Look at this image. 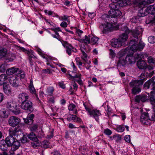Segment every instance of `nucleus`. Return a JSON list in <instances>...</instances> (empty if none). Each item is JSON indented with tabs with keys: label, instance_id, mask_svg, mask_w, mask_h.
<instances>
[{
	"label": "nucleus",
	"instance_id": "obj_1",
	"mask_svg": "<svg viewBox=\"0 0 155 155\" xmlns=\"http://www.w3.org/2000/svg\"><path fill=\"white\" fill-rule=\"evenodd\" d=\"M119 29L124 31V33H130L132 36L136 39H132L130 41L129 45L130 46V49L127 47L125 49V50H129V51H132L133 52L137 51H140L142 50L144 47V43L140 41L138 44H137V41L138 40V35L141 34L143 31V29L140 26H138L134 30L130 31L125 25H122L119 27Z\"/></svg>",
	"mask_w": 155,
	"mask_h": 155
},
{
	"label": "nucleus",
	"instance_id": "obj_2",
	"mask_svg": "<svg viewBox=\"0 0 155 155\" xmlns=\"http://www.w3.org/2000/svg\"><path fill=\"white\" fill-rule=\"evenodd\" d=\"M117 23L116 19H111L110 22H107L106 24L104 25L103 23L101 24L99 27L102 32L104 33L107 31H111L113 30H116L117 27L116 25Z\"/></svg>",
	"mask_w": 155,
	"mask_h": 155
},
{
	"label": "nucleus",
	"instance_id": "obj_3",
	"mask_svg": "<svg viewBox=\"0 0 155 155\" xmlns=\"http://www.w3.org/2000/svg\"><path fill=\"white\" fill-rule=\"evenodd\" d=\"M67 77L70 80L74 81L73 82L72 85L75 91L77 90L78 87L77 84L75 82V81L78 82L79 84H82V82L81 78V74H77L74 72H72V74L68 72V75Z\"/></svg>",
	"mask_w": 155,
	"mask_h": 155
},
{
	"label": "nucleus",
	"instance_id": "obj_4",
	"mask_svg": "<svg viewBox=\"0 0 155 155\" xmlns=\"http://www.w3.org/2000/svg\"><path fill=\"white\" fill-rule=\"evenodd\" d=\"M143 83V80H133L130 83V85L133 87L132 89V93L134 94H137L141 91L140 86Z\"/></svg>",
	"mask_w": 155,
	"mask_h": 155
},
{
	"label": "nucleus",
	"instance_id": "obj_5",
	"mask_svg": "<svg viewBox=\"0 0 155 155\" xmlns=\"http://www.w3.org/2000/svg\"><path fill=\"white\" fill-rule=\"evenodd\" d=\"M21 107L27 112H32L33 110L32 103L29 100L21 103Z\"/></svg>",
	"mask_w": 155,
	"mask_h": 155
},
{
	"label": "nucleus",
	"instance_id": "obj_6",
	"mask_svg": "<svg viewBox=\"0 0 155 155\" xmlns=\"http://www.w3.org/2000/svg\"><path fill=\"white\" fill-rule=\"evenodd\" d=\"M62 43L64 47L66 48V52L69 55H71L72 51L74 52H77L76 49L67 42L63 41Z\"/></svg>",
	"mask_w": 155,
	"mask_h": 155
},
{
	"label": "nucleus",
	"instance_id": "obj_7",
	"mask_svg": "<svg viewBox=\"0 0 155 155\" xmlns=\"http://www.w3.org/2000/svg\"><path fill=\"white\" fill-rule=\"evenodd\" d=\"M141 122L143 124L146 125H150L151 121V118L149 117V114L147 112H144L142 114L140 118Z\"/></svg>",
	"mask_w": 155,
	"mask_h": 155
},
{
	"label": "nucleus",
	"instance_id": "obj_8",
	"mask_svg": "<svg viewBox=\"0 0 155 155\" xmlns=\"http://www.w3.org/2000/svg\"><path fill=\"white\" fill-rule=\"evenodd\" d=\"M20 121V119L19 118L12 116L9 118L8 122L10 126L15 127L19 124Z\"/></svg>",
	"mask_w": 155,
	"mask_h": 155
},
{
	"label": "nucleus",
	"instance_id": "obj_9",
	"mask_svg": "<svg viewBox=\"0 0 155 155\" xmlns=\"http://www.w3.org/2000/svg\"><path fill=\"white\" fill-rule=\"evenodd\" d=\"M8 81L14 87H18L20 86L19 80L16 75H13L9 78Z\"/></svg>",
	"mask_w": 155,
	"mask_h": 155
},
{
	"label": "nucleus",
	"instance_id": "obj_10",
	"mask_svg": "<svg viewBox=\"0 0 155 155\" xmlns=\"http://www.w3.org/2000/svg\"><path fill=\"white\" fill-rule=\"evenodd\" d=\"M89 114L91 116L93 117L97 121L99 120L98 117L101 115L100 110L97 109L91 110Z\"/></svg>",
	"mask_w": 155,
	"mask_h": 155
},
{
	"label": "nucleus",
	"instance_id": "obj_11",
	"mask_svg": "<svg viewBox=\"0 0 155 155\" xmlns=\"http://www.w3.org/2000/svg\"><path fill=\"white\" fill-rule=\"evenodd\" d=\"M109 14L111 18H114L119 17L122 14L121 12L118 9L114 10H110L109 11Z\"/></svg>",
	"mask_w": 155,
	"mask_h": 155
},
{
	"label": "nucleus",
	"instance_id": "obj_12",
	"mask_svg": "<svg viewBox=\"0 0 155 155\" xmlns=\"http://www.w3.org/2000/svg\"><path fill=\"white\" fill-rule=\"evenodd\" d=\"M15 104L12 102H8L6 104V106L7 108H8L9 110L12 111L16 115L19 114L20 113L19 110H16L14 107Z\"/></svg>",
	"mask_w": 155,
	"mask_h": 155
},
{
	"label": "nucleus",
	"instance_id": "obj_13",
	"mask_svg": "<svg viewBox=\"0 0 155 155\" xmlns=\"http://www.w3.org/2000/svg\"><path fill=\"white\" fill-rule=\"evenodd\" d=\"M155 85V77H153L149 80L147 81L144 84V88L145 89H148L150 88V86H152Z\"/></svg>",
	"mask_w": 155,
	"mask_h": 155
},
{
	"label": "nucleus",
	"instance_id": "obj_14",
	"mask_svg": "<svg viewBox=\"0 0 155 155\" xmlns=\"http://www.w3.org/2000/svg\"><path fill=\"white\" fill-rule=\"evenodd\" d=\"M147 8L148 7L145 9L143 7L140 8L139 10L138 15L140 18L142 17L147 15L148 14H153L151 12H150L149 10H147Z\"/></svg>",
	"mask_w": 155,
	"mask_h": 155
},
{
	"label": "nucleus",
	"instance_id": "obj_15",
	"mask_svg": "<svg viewBox=\"0 0 155 155\" xmlns=\"http://www.w3.org/2000/svg\"><path fill=\"white\" fill-rule=\"evenodd\" d=\"M28 98L29 96L26 93H21L18 95V101L19 102L22 103L28 100Z\"/></svg>",
	"mask_w": 155,
	"mask_h": 155
},
{
	"label": "nucleus",
	"instance_id": "obj_16",
	"mask_svg": "<svg viewBox=\"0 0 155 155\" xmlns=\"http://www.w3.org/2000/svg\"><path fill=\"white\" fill-rule=\"evenodd\" d=\"M111 45L113 47L115 48L120 47L123 45L119 38H113L111 40Z\"/></svg>",
	"mask_w": 155,
	"mask_h": 155
},
{
	"label": "nucleus",
	"instance_id": "obj_17",
	"mask_svg": "<svg viewBox=\"0 0 155 155\" xmlns=\"http://www.w3.org/2000/svg\"><path fill=\"white\" fill-rule=\"evenodd\" d=\"M9 135L14 136L19 132H21V130L18 127H11L9 130Z\"/></svg>",
	"mask_w": 155,
	"mask_h": 155
},
{
	"label": "nucleus",
	"instance_id": "obj_18",
	"mask_svg": "<svg viewBox=\"0 0 155 155\" xmlns=\"http://www.w3.org/2000/svg\"><path fill=\"white\" fill-rule=\"evenodd\" d=\"M129 33H123L118 38L123 45H125V42L128 38V34Z\"/></svg>",
	"mask_w": 155,
	"mask_h": 155
},
{
	"label": "nucleus",
	"instance_id": "obj_19",
	"mask_svg": "<svg viewBox=\"0 0 155 155\" xmlns=\"http://www.w3.org/2000/svg\"><path fill=\"white\" fill-rule=\"evenodd\" d=\"M28 87L29 91L30 93L33 94L35 95V96L36 97V99L38 100L39 99L38 97V95L36 93V91L33 86L32 81L31 80L30 84L28 86Z\"/></svg>",
	"mask_w": 155,
	"mask_h": 155
},
{
	"label": "nucleus",
	"instance_id": "obj_20",
	"mask_svg": "<svg viewBox=\"0 0 155 155\" xmlns=\"http://www.w3.org/2000/svg\"><path fill=\"white\" fill-rule=\"evenodd\" d=\"M6 141L7 142V146L10 147L12 145L15 140V137L9 135L6 138Z\"/></svg>",
	"mask_w": 155,
	"mask_h": 155
},
{
	"label": "nucleus",
	"instance_id": "obj_21",
	"mask_svg": "<svg viewBox=\"0 0 155 155\" xmlns=\"http://www.w3.org/2000/svg\"><path fill=\"white\" fill-rule=\"evenodd\" d=\"M137 65L140 69H145L147 67L146 63L143 60L139 59L137 61Z\"/></svg>",
	"mask_w": 155,
	"mask_h": 155
},
{
	"label": "nucleus",
	"instance_id": "obj_22",
	"mask_svg": "<svg viewBox=\"0 0 155 155\" xmlns=\"http://www.w3.org/2000/svg\"><path fill=\"white\" fill-rule=\"evenodd\" d=\"M34 116V115L33 114L29 115L27 118L24 120L25 122L29 125H31L33 122V119Z\"/></svg>",
	"mask_w": 155,
	"mask_h": 155
},
{
	"label": "nucleus",
	"instance_id": "obj_23",
	"mask_svg": "<svg viewBox=\"0 0 155 155\" xmlns=\"http://www.w3.org/2000/svg\"><path fill=\"white\" fill-rule=\"evenodd\" d=\"M3 90L5 93L8 95H11L12 93L9 84H6L3 85Z\"/></svg>",
	"mask_w": 155,
	"mask_h": 155
},
{
	"label": "nucleus",
	"instance_id": "obj_24",
	"mask_svg": "<svg viewBox=\"0 0 155 155\" xmlns=\"http://www.w3.org/2000/svg\"><path fill=\"white\" fill-rule=\"evenodd\" d=\"M18 70H19L18 68L13 67L8 69L6 71V73L7 75H12L15 73L17 72Z\"/></svg>",
	"mask_w": 155,
	"mask_h": 155
},
{
	"label": "nucleus",
	"instance_id": "obj_25",
	"mask_svg": "<svg viewBox=\"0 0 155 155\" xmlns=\"http://www.w3.org/2000/svg\"><path fill=\"white\" fill-rule=\"evenodd\" d=\"M127 62L122 57H120L118 62L117 66L118 67H125L126 66Z\"/></svg>",
	"mask_w": 155,
	"mask_h": 155
},
{
	"label": "nucleus",
	"instance_id": "obj_26",
	"mask_svg": "<svg viewBox=\"0 0 155 155\" xmlns=\"http://www.w3.org/2000/svg\"><path fill=\"white\" fill-rule=\"evenodd\" d=\"M20 146V143L16 139L14 141L12 145L11 146L12 149L13 151L18 149Z\"/></svg>",
	"mask_w": 155,
	"mask_h": 155
},
{
	"label": "nucleus",
	"instance_id": "obj_27",
	"mask_svg": "<svg viewBox=\"0 0 155 155\" xmlns=\"http://www.w3.org/2000/svg\"><path fill=\"white\" fill-rule=\"evenodd\" d=\"M54 91V87L52 86H50L48 87L46 89L45 92L46 95L50 96H52Z\"/></svg>",
	"mask_w": 155,
	"mask_h": 155
},
{
	"label": "nucleus",
	"instance_id": "obj_28",
	"mask_svg": "<svg viewBox=\"0 0 155 155\" xmlns=\"http://www.w3.org/2000/svg\"><path fill=\"white\" fill-rule=\"evenodd\" d=\"M8 78L7 76L5 74H2L0 75V85H4L6 84L5 81Z\"/></svg>",
	"mask_w": 155,
	"mask_h": 155
},
{
	"label": "nucleus",
	"instance_id": "obj_29",
	"mask_svg": "<svg viewBox=\"0 0 155 155\" xmlns=\"http://www.w3.org/2000/svg\"><path fill=\"white\" fill-rule=\"evenodd\" d=\"M152 75H151L150 76V73H149L145 71L142 72L140 76V78L142 79L140 80H143V82H144V81L147 79L148 77L151 76Z\"/></svg>",
	"mask_w": 155,
	"mask_h": 155
},
{
	"label": "nucleus",
	"instance_id": "obj_30",
	"mask_svg": "<svg viewBox=\"0 0 155 155\" xmlns=\"http://www.w3.org/2000/svg\"><path fill=\"white\" fill-rule=\"evenodd\" d=\"M28 138L33 141H36L38 139L35 134L33 132L27 134Z\"/></svg>",
	"mask_w": 155,
	"mask_h": 155
},
{
	"label": "nucleus",
	"instance_id": "obj_31",
	"mask_svg": "<svg viewBox=\"0 0 155 155\" xmlns=\"http://www.w3.org/2000/svg\"><path fill=\"white\" fill-rule=\"evenodd\" d=\"M81 52L82 53L83 56L81 58L84 61V63H83L84 65H86V64H89L91 62L90 61L88 62L87 60V55L85 52L83 50H81Z\"/></svg>",
	"mask_w": 155,
	"mask_h": 155
},
{
	"label": "nucleus",
	"instance_id": "obj_32",
	"mask_svg": "<svg viewBox=\"0 0 155 155\" xmlns=\"http://www.w3.org/2000/svg\"><path fill=\"white\" fill-rule=\"evenodd\" d=\"M7 54V49L3 48H0V58L5 57Z\"/></svg>",
	"mask_w": 155,
	"mask_h": 155
},
{
	"label": "nucleus",
	"instance_id": "obj_33",
	"mask_svg": "<svg viewBox=\"0 0 155 155\" xmlns=\"http://www.w3.org/2000/svg\"><path fill=\"white\" fill-rule=\"evenodd\" d=\"M110 15L109 16L107 15H102L101 19L103 21L105 22H110V20L112 19H111L112 18L110 17Z\"/></svg>",
	"mask_w": 155,
	"mask_h": 155
},
{
	"label": "nucleus",
	"instance_id": "obj_34",
	"mask_svg": "<svg viewBox=\"0 0 155 155\" xmlns=\"http://www.w3.org/2000/svg\"><path fill=\"white\" fill-rule=\"evenodd\" d=\"M71 119L74 122L80 123L82 122L81 119L78 117L76 115L72 114L71 115Z\"/></svg>",
	"mask_w": 155,
	"mask_h": 155
},
{
	"label": "nucleus",
	"instance_id": "obj_35",
	"mask_svg": "<svg viewBox=\"0 0 155 155\" xmlns=\"http://www.w3.org/2000/svg\"><path fill=\"white\" fill-rule=\"evenodd\" d=\"M7 145V142L4 140H2L0 141V148L3 151L6 150V147H5Z\"/></svg>",
	"mask_w": 155,
	"mask_h": 155
},
{
	"label": "nucleus",
	"instance_id": "obj_36",
	"mask_svg": "<svg viewBox=\"0 0 155 155\" xmlns=\"http://www.w3.org/2000/svg\"><path fill=\"white\" fill-rule=\"evenodd\" d=\"M150 101L153 105V110L155 111V97L153 95H151L150 98Z\"/></svg>",
	"mask_w": 155,
	"mask_h": 155
},
{
	"label": "nucleus",
	"instance_id": "obj_37",
	"mask_svg": "<svg viewBox=\"0 0 155 155\" xmlns=\"http://www.w3.org/2000/svg\"><path fill=\"white\" fill-rule=\"evenodd\" d=\"M125 60L127 62L128 61L129 63L131 64L134 62V58L131 54L127 55L125 58Z\"/></svg>",
	"mask_w": 155,
	"mask_h": 155
},
{
	"label": "nucleus",
	"instance_id": "obj_38",
	"mask_svg": "<svg viewBox=\"0 0 155 155\" xmlns=\"http://www.w3.org/2000/svg\"><path fill=\"white\" fill-rule=\"evenodd\" d=\"M141 19L138 15L135 17H133L130 20L131 22L132 23H139L141 21Z\"/></svg>",
	"mask_w": 155,
	"mask_h": 155
},
{
	"label": "nucleus",
	"instance_id": "obj_39",
	"mask_svg": "<svg viewBox=\"0 0 155 155\" xmlns=\"http://www.w3.org/2000/svg\"><path fill=\"white\" fill-rule=\"evenodd\" d=\"M89 35L85 36L84 39L82 40V42L84 43L86 45H87L91 43V37Z\"/></svg>",
	"mask_w": 155,
	"mask_h": 155
},
{
	"label": "nucleus",
	"instance_id": "obj_40",
	"mask_svg": "<svg viewBox=\"0 0 155 155\" xmlns=\"http://www.w3.org/2000/svg\"><path fill=\"white\" fill-rule=\"evenodd\" d=\"M119 4L121 7L126 6L130 4L129 2L127 0H121L120 2H119Z\"/></svg>",
	"mask_w": 155,
	"mask_h": 155
},
{
	"label": "nucleus",
	"instance_id": "obj_41",
	"mask_svg": "<svg viewBox=\"0 0 155 155\" xmlns=\"http://www.w3.org/2000/svg\"><path fill=\"white\" fill-rule=\"evenodd\" d=\"M18 73H17V75H16L17 77H19L20 78H24L25 76V72L21 70H18Z\"/></svg>",
	"mask_w": 155,
	"mask_h": 155
},
{
	"label": "nucleus",
	"instance_id": "obj_42",
	"mask_svg": "<svg viewBox=\"0 0 155 155\" xmlns=\"http://www.w3.org/2000/svg\"><path fill=\"white\" fill-rule=\"evenodd\" d=\"M41 146L43 148H48L49 147V143L47 141L44 140L42 142Z\"/></svg>",
	"mask_w": 155,
	"mask_h": 155
},
{
	"label": "nucleus",
	"instance_id": "obj_43",
	"mask_svg": "<svg viewBox=\"0 0 155 155\" xmlns=\"http://www.w3.org/2000/svg\"><path fill=\"white\" fill-rule=\"evenodd\" d=\"M147 10H149L150 12H151L153 14H155V4L153 5L148 6Z\"/></svg>",
	"mask_w": 155,
	"mask_h": 155
},
{
	"label": "nucleus",
	"instance_id": "obj_44",
	"mask_svg": "<svg viewBox=\"0 0 155 155\" xmlns=\"http://www.w3.org/2000/svg\"><path fill=\"white\" fill-rule=\"evenodd\" d=\"M40 143L38 139L36 141H33L31 143V146L35 148L40 146Z\"/></svg>",
	"mask_w": 155,
	"mask_h": 155
},
{
	"label": "nucleus",
	"instance_id": "obj_45",
	"mask_svg": "<svg viewBox=\"0 0 155 155\" xmlns=\"http://www.w3.org/2000/svg\"><path fill=\"white\" fill-rule=\"evenodd\" d=\"M91 43L92 44H95L98 41V38L96 37L93 36L92 37H91Z\"/></svg>",
	"mask_w": 155,
	"mask_h": 155
},
{
	"label": "nucleus",
	"instance_id": "obj_46",
	"mask_svg": "<svg viewBox=\"0 0 155 155\" xmlns=\"http://www.w3.org/2000/svg\"><path fill=\"white\" fill-rule=\"evenodd\" d=\"M28 136L27 134L26 135H24L21 140V142L23 143L28 142Z\"/></svg>",
	"mask_w": 155,
	"mask_h": 155
},
{
	"label": "nucleus",
	"instance_id": "obj_47",
	"mask_svg": "<svg viewBox=\"0 0 155 155\" xmlns=\"http://www.w3.org/2000/svg\"><path fill=\"white\" fill-rule=\"evenodd\" d=\"M1 117L3 118H7L8 116V112L5 110L2 111L0 114Z\"/></svg>",
	"mask_w": 155,
	"mask_h": 155
},
{
	"label": "nucleus",
	"instance_id": "obj_48",
	"mask_svg": "<svg viewBox=\"0 0 155 155\" xmlns=\"http://www.w3.org/2000/svg\"><path fill=\"white\" fill-rule=\"evenodd\" d=\"M27 54H28V59L32 58L33 59H36V57L33 54H32L30 51H26Z\"/></svg>",
	"mask_w": 155,
	"mask_h": 155
},
{
	"label": "nucleus",
	"instance_id": "obj_49",
	"mask_svg": "<svg viewBox=\"0 0 155 155\" xmlns=\"http://www.w3.org/2000/svg\"><path fill=\"white\" fill-rule=\"evenodd\" d=\"M148 41L150 43H155V37L151 36L148 38Z\"/></svg>",
	"mask_w": 155,
	"mask_h": 155
},
{
	"label": "nucleus",
	"instance_id": "obj_50",
	"mask_svg": "<svg viewBox=\"0 0 155 155\" xmlns=\"http://www.w3.org/2000/svg\"><path fill=\"white\" fill-rule=\"evenodd\" d=\"M6 65L5 64H2L0 66V72H4L6 70Z\"/></svg>",
	"mask_w": 155,
	"mask_h": 155
},
{
	"label": "nucleus",
	"instance_id": "obj_51",
	"mask_svg": "<svg viewBox=\"0 0 155 155\" xmlns=\"http://www.w3.org/2000/svg\"><path fill=\"white\" fill-rule=\"evenodd\" d=\"M148 62L150 64H153L155 65V60L151 57H150L148 58Z\"/></svg>",
	"mask_w": 155,
	"mask_h": 155
},
{
	"label": "nucleus",
	"instance_id": "obj_52",
	"mask_svg": "<svg viewBox=\"0 0 155 155\" xmlns=\"http://www.w3.org/2000/svg\"><path fill=\"white\" fill-rule=\"evenodd\" d=\"M135 58L137 59L141 60L143 58V56L142 55V53L140 52L139 53H137L135 55Z\"/></svg>",
	"mask_w": 155,
	"mask_h": 155
},
{
	"label": "nucleus",
	"instance_id": "obj_53",
	"mask_svg": "<svg viewBox=\"0 0 155 155\" xmlns=\"http://www.w3.org/2000/svg\"><path fill=\"white\" fill-rule=\"evenodd\" d=\"M117 130L118 132H123L125 129L122 125H120L117 128Z\"/></svg>",
	"mask_w": 155,
	"mask_h": 155
},
{
	"label": "nucleus",
	"instance_id": "obj_54",
	"mask_svg": "<svg viewBox=\"0 0 155 155\" xmlns=\"http://www.w3.org/2000/svg\"><path fill=\"white\" fill-rule=\"evenodd\" d=\"M38 128V125L37 124H34L31 126L30 129L31 131H35L37 130Z\"/></svg>",
	"mask_w": 155,
	"mask_h": 155
},
{
	"label": "nucleus",
	"instance_id": "obj_55",
	"mask_svg": "<svg viewBox=\"0 0 155 155\" xmlns=\"http://www.w3.org/2000/svg\"><path fill=\"white\" fill-rule=\"evenodd\" d=\"M76 106L73 104H71L68 106V109L70 111H72L75 108Z\"/></svg>",
	"mask_w": 155,
	"mask_h": 155
},
{
	"label": "nucleus",
	"instance_id": "obj_56",
	"mask_svg": "<svg viewBox=\"0 0 155 155\" xmlns=\"http://www.w3.org/2000/svg\"><path fill=\"white\" fill-rule=\"evenodd\" d=\"M51 30L53 31L56 35H59L58 31H61V30L59 27H58L55 28H51Z\"/></svg>",
	"mask_w": 155,
	"mask_h": 155
},
{
	"label": "nucleus",
	"instance_id": "obj_57",
	"mask_svg": "<svg viewBox=\"0 0 155 155\" xmlns=\"http://www.w3.org/2000/svg\"><path fill=\"white\" fill-rule=\"evenodd\" d=\"M140 100L143 102H144L148 99L146 95L140 96Z\"/></svg>",
	"mask_w": 155,
	"mask_h": 155
},
{
	"label": "nucleus",
	"instance_id": "obj_58",
	"mask_svg": "<svg viewBox=\"0 0 155 155\" xmlns=\"http://www.w3.org/2000/svg\"><path fill=\"white\" fill-rule=\"evenodd\" d=\"M104 133L106 135H110L112 133L111 131L109 129H105L104 130Z\"/></svg>",
	"mask_w": 155,
	"mask_h": 155
},
{
	"label": "nucleus",
	"instance_id": "obj_59",
	"mask_svg": "<svg viewBox=\"0 0 155 155\" xmlns=\"http://www.w3.org/2000/svg\"><path fill=\"white\" fill-rule=\"evenodd\" d=\"M109 7L111 9L110 10H115L117 9V7L115 3H111L109 5Z\"/></svg>",
	"mask_w": 155,
	"mask_h": 155
},
{
	"label": "nucleus",
	"instance_id": "obj_60",
	"mask_svg": "<svg viewBox=\"0 0 155 155\" xmlns=\"http://www.w3.org/2000/svg\"><path fill=\"white\" fill-rule=\"evenodd\" d=\"M55 98L54 97H51L49 99L48 102L50 104H53L54 103Z\"/></svg>",
	"mask_w": 155,
	"mask_h": 155
},
{
	"label": "nucleus",
	"instance_id": "obj_61",
	"mask_svg": "<svg viewBox=\"0 0 155 155\" xmlns=\"http://www.w3.org/2000/svg\"><path fill=\"white\" fill-rule=\"evenodd\" d=\"M43 73L46 74H51L52 73V72L48 68L45 69L43 70Z\"/></svg>",
	"mask_w": 155,
	"mask_h": 155
},
{
	"label": "nucleus",
	"instance_id": "obj_62",
	"mask_svg": "<svg viewBox=\"0 0 155 155\" xmlns=\"http://www.w3.org/2000/svg\"><path fill=\"white\" fill-rule=\"evenodd\" d=\"M60 26L63 28H66L68 26V24L66 22L63 21L61 23Z\"/></svg>",
	"mask_w": 155,
	"mask_h": 155
},
{
	"label": "nucleus",
	"instance_id": "obj_63",
	"mask_svg": "<svg viewBox=\"0 0 155 155\" xmlns=\"http://www.w3.org/2000/svg\"><path fill=\"white\" fill-rule=\"evenodd\" d=\"M130 135H127L125 137L124 139L126 142H130Z\"/></svg>",
	"mask_w": 155,
	"mask_h": 155
},
{
	"label": "nucleus",
	"instance_id": "obj_64",
	"mask_svg": "<svg viewBox=\"0 0 155 155\" xmlns=\"http://www.w3.org/2000/svg\"><path fill=\"white\" fill-rule=\"evenodd\" d=\"M58 85L61 87L63 89L65 88V85L64 84L63 82H59Z\"/></svg>",
	"mask_w": 155,
	"mask_h": 155
}]
</instances>
